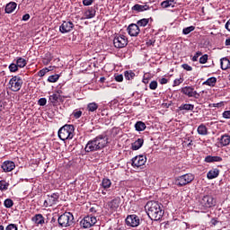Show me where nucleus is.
<instances>
[{"label":"nucleus","mask_w":230,"mask_h":230,"mask_svg":"<svg viewBox=\"0 0 230 230\" xmlns=\"http://www.w3.org/2000/svg\"><path fill=\"white\" fill-rule=\"evenodd\" d=\"M206 62H208V54L199 58V64H206Z\"/></svg>","instance_id":"47"},{"label":"nucleus","mask_w":230,"mask_h":230,"mask_svg":"<svg viewBox=\"0 0 230 230\" xmlns=\"http://www.w3.org/2000/svg\"><path fill=\"white\" fill-rule=\"evenodd\" d=\"M93 0H83V4L84 6H91V4H93Z\"/></svg>","instance_id":"53"},{"label":"nucleus","mask_w":230,"mask_h":230,"mask_svg":"<svg viewBox=\"0 0 230 230\" xmlns=\"http://www.w3.org/2000/svg\"><path fill=\"white\" fill-rule=\"evenodd\" d=\"M173 5V0H165L161 3L162 8H170V6Z\"/></svg>","instance_id":"38"},{"label":"nucleus","mask_w":230,"mask_h":230,"mask_svg":"<svg viewBox=\"0 0 230 230\" xmlns=\"http://www.w3.org/2000/svg\"><path fill=\"white\" fill-rule=\"evenodd\" d=\"M4 205L5 208H10L13 206V200H12L10 199H6L4 202Z\"/></svg>","instance_id":"43"},{"label":"nucleus","mask_w":230,"mask_h":230,"mask_svg":"<svg viewBox=\"0 0 230 230\" xmlns=\"http://www.w3.org/2000/svg\"><path fill=\"white\" fill-rule=\"evenodd\" d=\"M58 78H60V75H49L48 78V82H50L51 84H55V82L58 81Z\"/></svg>","instance_id":"39"},{"label":"nucleus","mask_w":230,"mask_h":230,"mask_svg":"<svg viewBox=\"0 0 230 230\" xmlns=\"http://www.w3.org/2000/svg\"><path fill=\"white\" fill-rule=\"evenodd\" d=\"M9 70H10L11 73H15L19 70V66H17V64L12 63L9 66Z\"/></svg>","instance_id":"42"},{"label":"nucleus","mask_w":230,"mask_h":230,"mask_svg":"<svg viewBox=\"0 0 230 230\" xmlns=\"http://www.w3.org/2000/svg\"><path fill=\"white\" fill-rule=\"evenodd\" d=\"M116 82H121L123 80V75H115Z\"/></svg>","instance_id":"54"},{"label":"nucleus","mask_w":230,"mask_h":230,"mask_svg":"<svg viewBox=\"0 0 230 230\" xmlns=\"http://www.w3.org/2000/svg\"><path fill=\"white\" fill-rule=\"evenodd\" d=\"M132 166L133 168H139L141 166H145L146 163V157L143 155H137L132 158Z\"/></svg>","instance_id":"11"},{"label":"nucleus","mask_w":230,"mask_h":230,"mask_svg":"<svg viewBox=\"0 0 230 230\" xmlns=\"http://www.w3.org/2000/svg\"><path fill=\"white\" fill-rule=\"evenodd\" d=\"M211 224H212V226H217V224H218V220H217V219H212V220H211Z\"/></svg>","instance_id":"59"},{"label":"nucleus","mask_w":230,"mask_h":230,"mask_svg":"<svg viewBox=\"0 0 230 230\" xmlns=\"http://www.w3.org/2000/svg\"><path fill=\"white\" fill-rule=\"evenodd\" d=\"M73 28H75V24L72 22H63L59 27V31L61 33H69V31H73Z\"/></svg>","instance_id":"15"},{"label":"nucleus","mask_w":230,"mask_h":230,"mask_svg":"<svg viewBox=\"0 0 230 230\" xmlns=\"http://www.w3.org/2000/svg\"><path fill=\"white\" fill-rule=\"evenodd\" d=\"M111 186H112V181H111L109 178L102 179V187L103 190H107L109 188H111Z\"/></svg>","instance_id":"29"},{"label":"nucleus","mask_w":230,"mask_h":230,"mask_svg":"<svg viewBox=\"0 0 230 230\" xmlns=\"http://www.w3.org/2000/svg\"><path fill=\"white\" fill-rule=\"evenodd\" d=\"M73 116L74 118H75V119H78L79 118L82 117V111H74Z\"/></svg>","instance_id":"48"},{"label":"nucleus","mask_w":230,"mask_h":230,"mask_svg":"<svg viewBox=\"0 0 230 230\" xmlns=\"http://www.w3.org/2000/svg\"><path fill=\"white\" fill-rule=\"evenodd\" d=\"M222 157L208 155L205 157V163H221Z\"/></svg>","instance_id":"26"},{"label":"nucleus","mask_w":230,"mask_h":230,"mask_svg":"<svg viewBox=\"0 0 230 230\" xmlns=\"http://www.w3.org/2000/svg\"><path fill=\"white\" fill-rule=\"evenodd\" d=\"M0 230H4V226H0Z\"/></svg>","instance_id":"64"},{"label":"nucleus","mask_w":230,"mask_h":230,"mask_svg":"<svg viewBox=\"0 0 230 230\" xmlns=\"http://www.w3.org/2000/svg\"><path fill=\"white\" fill-rule=\"evenodd\" d=\"M195 109V105L193 104H181L179 107L180 111H193Z\"/></svg>","instance_id":"32"},{"label":"nucleus","mask_w":230,"mask_h":230,"mask_svg":"<svg viewBox=\"0 0 230 230\" xmlns=\"http://www.w3.org/2000/svg\"><path fill=\"white\" fill-rule=\"evenodd\" d=\"M225 28L226 30H227V31H230V19L226 23Z\"/></svg>","instance_id":"56"},{"label":"nucleus","mask_w":230,"mask_h":230,"mask_svg":"<svg viewBox=\"0 0 230 230\" xmlns=\"http://www.w3.org/2000/svg\"><path fill=\"white\" fill-rule=\"evenodd\" d=\"M51 60H53V56H51V53H47L45 54L42 62L44 66H48L51 62Z\"/></svg>","instance_id":"31"},{"label":"nucleus","mask_w":230,"mask_h":230,"mask_svg":"<svg viewBox=\"0 0 230 230\" xmlns=\"http://www.w3.org/2000/svg\"><path fill=\"white\" fill-rule=\"evenodd\" d=\"M127 31L128 35H130V37H137L141 30L139 29V26L137 24L131 23L128 25Z\"/></svg>","instance_id":"14"},{"label":"nucleus","mask_w":230,"mask_h":230,"mask_svg":"<svg viewBox=\"0 0 230 230\" xmlns=\"http://www.w3.org/2000/svg\"><path fill=\"white\" fill-rule=\"evenodd\" d=\"M2 169L5 172H12L13 170H15V163L13 161H5L2 164Z\"/></svg>","instance_id":"16"},{"label":"nucleus","mask_w":230,"mask_h":230,"mask_svg":"<svg viewBox=\"0 0 230 230\" xmlns=\"http://www.w3.org/2000/svg\"><path fill=\"white\" fill-rule=\"evenodd\" d=\"M143 143H145V140L143 138H138L132 144V150H139V148L143 146Z\"/></svg>","instance_id":"24"},{"label":"nucleus","mask_w":230,"mask_h":230,"mask_svg":"<svg viewBox=\"0 0 230 230\" xmlns=\"http://www.w3.org/2000/svg\"><path fill=\"white\" fill-rule=\"evenodd\" d=\"M5 230H17V226L13 224H10L6 226Z\"/></svg>","instance_id":"50"},{"label":"nucleus","mask_w":230,"mask_h":230,"mask_svg":"<svg viewBox=\"0 0 230 230\" xmlns=\"http://www.w3.org/2000/svg\"><path fill=\"white\" fill-rule=\"evenodd\" d=\"M135 128L137 132H143L146 128V124L143 121H137L135 124Z\"/></svg>","instance_id":"27"},{"label":"nucleus","mask_w":230,"mask_h":230,"mask_svg":"<svg viewBox=\"0 0 230 230\" xmlns=\"http://www.w3.org/2000/svg\"><path fill=\"white\" fill-rule=\"evenodd\" d=\"M143 83H144V84H148V78H144V79H143Z\"/></svg>","instance_id":"62"},{"label":"nucleus","mask_w":230,"mask_h":230,"mask_svg":"<svg viewBox=\"0 0 230 230\" xmlns=\"http://www.w3.org/2000/svg\"><path fill=\"white\" fill-rule=\"evenodd\" d=\"M15 8H17V4L15 2H10L5 6V13H13Z\"/></svg>","instance_id":"23"},{"label":"nucleus","mask_w":230,"mask_h":230,"mask_svg":"<svg viewBox=\"0 0 230 230\" xmlns=\"http://www.w3.org/2000/svg\"><path fill=\"white\" fill-rule=\"evenodd\" d=\"M73 220H75V217L71 212H65L58 218L59 227H69L73 226Z\"/></svg>","instance_id":"4"},{"label":"nucleus","mask_w":230,"mask_h":230,"mask_svg":"<svg viewBox=\"0 0 230 230\" xmlns=\"http://www.w3.org/2000/svg\"><path fill=\"white\" fill-rule=\"evenodd\" d=\"M124 76H125L126 80H134L136 74L134 72H132V70L125 71Z\"/></svg>","instance_id":"33"},{"label":"nucleus","mask_w":230,"mask_h":230,"mask_svg":"<svg viewBox=\"0 0 230 230\" xmlns=\"http://www.w3.org/2000/svg\"><path fill=\"white\" fill-rule=\"evenodd\" d=\"M31 221L36 224V226H43L45 219L42 214H36L34 217H31Z\"/></svg>","instance_id":"17"},{"label":"nucleus","mask_w":230,"mask_h":230,"mask_svg":"<svg viewBox=\"0 0 230 230\" xmlns=\"http://www.w3.org/2000/svg\"><path fill=\"white\" fill-rule=\"evenodd\" d=\"M182 69H185V71H193V67H191L190 65L188 64H182L181 65Z\"/></svg>","instance_id":"49"},{"label":"nucleus","mask_w":230,"mask_h":230,"mask_svg":"<svg viewBox=\"0 0 230 230\" xmlns=\"http://www.w3.org/2000/svg\"><path fill=\"white\" fill-rule=\"evenodd\" d=\"M195 31V26H190L186 27L182 30L183 35H189V33H191V31Z\"/></svg>","instance_id":"40"},{"label":"nucleus","mask_w":230,"mask_h":230,"mask_svg":"<svg viewBox=\"0 0 230 230\" xmlns=\"http://www.w3.org/2000/svg\"><path fill=\"white\" fill-rule=\"evenodd\" d=\"M51 224H53V223H55V222H57V218H55V217H52V219H51Z\"/></svg>","instance_id":"63"},{"label":"nucleus","mask_w":230,"mask_h":230,"mask_svg":"<svg viewBox=\"0 0 230 230\" xmlns=\"http://www.w3.org/2000/svg\"><path fill=\"white\" fill-rule=\"evenodd\" d=\"M217 84V77H210L203 83V85H208L209 87H215Z\"/></svg>","instance_id":"30"},{"label":"nucleus","mask_w":230,"mask_h":230,"mask_svg":"<svg viewBox=\"0 0 230 230\" xmlns=\"http://www.w3.org/2000/svg\"><path fill=\"white\" fill-rule=\"evenodd\" d=\"M22 21H30V14L29 13H26L22 16Z\"/></svg>","instance_id":"57"},{"label":"nucleus","mask_w":230,"mask_h":230,"mask_svg":"<svg viewBox=\"0 0 230 230\" xmlns=\"http://www.w3.org/2000/svg\"><path fill=\"white\" fill-rule=\"evenodd\" d=\"M220 64H221V69H223V71H226V69H229L230 67V61L227 58H222L220 59Z\"/></svg>","instance_id":"25"},{"label":"nucleus","mask_w":230,"mask_h":230,"mask_svg":"<svg viewBox=\"0 0 230 230\" xmlns=\"http://www.w3.org/2000/svg\"><path fill=\"white\" fill-rule=\"evenodd\" d=\"M98 220L96 219V217L90 215L84 217V219L80 222L82 227L84 229H89L90 227H93Z\"/></svg>","instance_id":"8"},{"label":"nucleus","mask_w":230,"mask_h":230,"mask_svg":"<svg viewBox=\"0 0 230 230\" xmlns=\"http://www.w3.org/2000/svg\"><path fill=\"white\" fill-rule=\"evenodd\" d=\"M58 98H60V94L58 93H53L49 96L51 103H56L57 102H58Z\"/></svg>","instance_id":"41"},{"label":"nucleus","mask_w":230,"mask_h":230,"mask_svg":"<svg viewBox=\"0 0 230 230\" xmlns=\"http://www.w3.org/2000/svg\"><path fill=\"white\" fill-rule=\"evenodd\" d=\"M58 136L61 141H66L67 139H73L75 137V126L71 124H66L59 128Z\"/></svg>","instance_id":"3"},{"label":"nucleus","mask_w":230,"mask_h":230,"mask_svg":"<svg viewBox=\"0 0 230 230\" xmlns=\"http://www.w3.org/2000/svg\"><path fill=\"white\" fill-rule=\"evenodd\" d=\"M87 111H89V112H94V111H98V104L96 102H90L87 105Z\"/></svg>","instance_id":"34"},{"label":"nucleus","mask_w":230,"mask_h":230,"mask_svg":"<svg viewBox=\"0 0 230 230\" xmlns=\"http://www.w3.org/2000/svg\"><path fill=\"white\" fill-rule=\"evenodd\" d=\"M46 73H49V68H43L41 70L39 71L38 75L39 76H44L46 75Z\"/></svg>","instance_id":"45"},{"label":"nucleus","mask_w":230,"mask_h":230,"mask_svg":"<svg viewBox=\"0 0 230 230\" xmlns=\"http://www.w3.org/2000/svg\"><path fill=\"white\" fill-rule=\"evenodd\" d=\"M220 146H227L230 144V136L225 134L219 138Z\"/></svg>","instance_id":"18"},{"label":"nucleus","mask_w":230,"mask_h":230,"mask_svg":"<svg viewBox=\"0 0 230 230\" xmlns=\"http://www.w3.org/2000/svg\"><path fill=\"white\" fill-rule=\"evenodd\" d=\"M9 186H10V183L6 182V181H4V180L0 181V190L1 191H6V190H8Z\"/></svg>","instance_id":"35"},{"label":"nucleus","mask_w":230,"mask_h":230,"mask_svg":"<svg viewBox=\"0 0 230 230\" xmlns=\"http://www.w3.org/2000/svg\"><path fill=\"white\" fill-rule=\"evenodd\" d=\"M96 15V10L91 7L84 14V19H93Z\"/></svg>","instance_id":"21"},{"label":"nucleus","mask_w":230,"mask_h":230,"mask_svg":"<svg viewBox=\"0 0 230 230\" xmlns=\"http://www.w3.org/2000/svg\"><path fill=\"white\" fill-rule=\"evenodd\" d=\"M119 204H121V199L119 198H115L110 202L109 206L111 209H113V211H116V209L119 208Z\"/></svg>","instance_id":"19"},{"label":"nucleus","mask_w":230,"mask_h":230,"mask_svg":"<svg viewBox=\"0 0 230 230\" xmlns=\"http://www.w3.org/2000/svg\"><path fill=\"white\" fill-rule=\"evenodd\" d=\"M114 47L118 49L125 48L128 44V39L125 35L116 34L113 40Z\"/></svg>","instance_id":"7"},{"label":"nucleus","mask_w":230,"mask_h":230,"mask_svg":"<svg viewBox=\"0 0 230 230\" xmlns=\"http://www.w3.org/2000/svg\"><path fill=\"white\" fill-rule=\"evenodd\" d=\"M107 136L99 135L93 139L87 142L84 151L89 152H97V150H102L107 146L108 143Z\"/></svg>","instance_id":"2"},{"label":"nucleus","mask_w":230,"mask_h":230,"mask_svg":"<svg viewBox=\"0 0 230 230\" xmlns=\"http://www.w3.org/2000/svg\"><path fill=\"white\" fill-rule=\"evenodd\" d=\"M226 46H230V39H226L225 42Z\"/></svg>","instance_id":"61"},{"label":"nucleus","mask_w":230,"mask_h":230,"mask_svg":"<svg viewBox=\"0 0 230 230\" xmlns=\"http://www.w3.org/2000/svg\"><path fill=\"white\" fill-rule=\"evenodd\" d=\"M90 213H96V208L94 207H92L90 208Z\"/></svg>","instance_id":"60"},{"label":"nucleus","mask_w":230,"mask_h":230,"mask_svg":"<svg viewBox=\"0 0 230 230\" xmlns=\"http://www.w3.org/2000/svg\"><path fill=\"white\" fill-rule=\"evenodd\" d=\"M145 209L147 217H149L151 220H161V218H163V215H164L163 205L155 200L148 201L145 206Z\"/></svg>","instance_id":"1"},{"label":"nucleus","mask_w":230,"mask_h":230,"mask_svg":"<svg viewBox=\"0 0 230 230\" xmlns=\"http://www.w3.org/2000/svg\"><path fill=\"white\" fill-rule=\"evenodd\" d=\"M26 64V59L22 58H18L16 60V65L18 66V67H25Z\"/></svg>","instance_id":"37"},{"label":"nucleus","mask_w":230,"mask_h":230,"mask_svg":"<svg viewBox=\"0 0 230 230\" xmlns=\"http://www.w3.org/2000/svg\"><path fill=\"white\" fill-rule=\"evenodd\" d=\"M132 10L135 11V12H146V10H150V6L148 5H141V4H135L133 7H132Z\"/></svg>","instance_id":"22"},{"label":"nucleus","mask_w":230,"mask_h":230,"mask_svg":"<svg viewBox=\"0 0 230 230\" xmlns=\"http://www.w3.org/2000/svg\"><path fill=\"white\" fill-rule=\"evenodd\" d=\"M149 22H150V19L144 18V19L137 21V25L138 27L140 26V27L145 28V26H146Z\"/></svg>","instance_id":"36"},{"label":"nucleus","mask_w":230,"mask_h":230,"mask_svg":"<svg viewBox=\"0 0 230 230\" xmlns=\"http://www.w3.org/2000/svg\"><path fill=\"white\" fill-rule=\"evenodd\" d=\"M195 180V176L191 173H186L181 176H178L174 180V183L176 186H179L180 188L182 186H186L187 184H190L193 182Z\"/></svg>","instance_id":"5"},{"label":"nucleus","mask_w":230,"mask_h":230,"mask_svg":"<svg viewBox=\"0 0 230 230\" xmlns=\"http://www.w3.org/2000/svg\"><path fill=\"white\" fill-rule=\"evenodd\" d=\"M220 175V170L218 169H212L207 173V179H217Z\"/></svg>","instance_id":"20"},{"label":"nucleus","mask_w":230,"mask_h":230,"mask_svg":"<svg viewBox=\"0 0 230 230\" xmlns=\"http://www.w3.org/2000/svg\"><path fill=\"white\" fill-rule=\"evenodd\" d=\"M223 118H225V119H230V111H224Z\"/></svg>","instance_id":"52"},{"label":"nucleus","mask_w":230,"mask_h":230,"mask_svg":"<svg viewBox=\"0 0 230 230\" xmlns=\"http://www.w3.org/2000/svg\"><path fill=\"white\" fill-rule=\"evenodd\" d=\"M60 199V194L58 192L52 193L51 195L47 196V199L44 201L45 208H48V206H55L58 202V199Z\"/></svg>","instance_id":"10"},{"label":"nucleus","mask_w":230,"mask_h":230,"mask_svg":"<svg viewBox=\"0 0 230 230\" xmlns=\"http://www.w3.org/2000/svg\"><path fill=\"white\" fill-rule=\"evenodd\" d=\"M149 89H151V91H155V89H157V81H152L149 84Z\"/></svg>","instance_id":"44"},{"label":"nucleus","mask_w":230,"mask_h":230,"mask_svg":"<svg viewBox=\"0 0 230 230\" xmlns=\"http://www.w3.org/2000/svg\"><path fill=\"white\" fill-rule=\"evenodd\" d=\"M159 82L162 85H164V84H168V79L163 77V78L159 79Z\"/></svg>","instance_id":"55"},{"label":"nucleus","mask_w":230,"mask_h":230,"mask_svg":"<svg viewBox=\"0 0 230 230\" xmlns=\"http://www.w3.org/2000/svg\"><path fill=\"white\" fill-rule=\"evenodd\" d=\"M46 103H48V100H46V98H40L38 101V105H40V107H44V105H46Z\"/></svg>","instance_id":"46"},{"label":"nucleus","mask_w":230,"mask_h":230,"mask_svg":"<svg viewBox=\"0 0 230 230\" xmlns=\"http://www.w3.org/2000/svg\"><path fill=\"white\" fill-rule=\"evenodd\" d=\"M198 134H199V136H208V128L206 125L200 124L198 127Z\"/></svg>","instance_id":"28"},{"label":"nucleus","mask_w":230,"mask_h":230,"mask_svg":"<svg viewBox=\"0 0 230 230\" xmlns=\"http://www.w3.org/2000/svg\"><path fill=\"white\" fill-rule=\"evenodd\" d=\"M181 84H182V78L175 79L173 81V87H177V85H181Z\"/></svg>","instance_id":"51"},{"label":"nucleus","mask_w":230,"mask_h":230,"mask_svg":"<svg viewBox=\"0 0 230 230\" xmlns=\"http://www.w3.org/2000/svg\"><path fill=\"white\" fill-rule=\"evenodd\" d=\"M181 93L189 98H196V100L200 98V93H197V91H195V89L191 86H185L181 88Z\"/></svg>","instance_id":"9"},{"label":"nucleus","mask_w":230,"mask_h":230,"mask_svg":"<svg viewBox=\"0 0 230 230\" xmlns=\"http://www.w3.org/2000/svg\"><path fill=\"white\" fill-rule=\"evenodd\" d=\"M199 60V55H195L192 57V62H197Z\"/></svg>","instance_id":"58"},{"label":"nucleus","mask_w":230,"mask_h":230,"mask_svg":"<svg viewBox=\"0 0 230 230\" xmlns=\"http://www.w3.org/2000/svg\"><path fill=\"white\" fill-rule=\"evenodd\" d=\"M217 202L215 201V198L213 196H204L200 200V205L203 208H213Z\"/></svg>","instance_id":"12"},{"label":"nucleus","mask_w":230,"mask_h":230,"mask_svg":"<svg viewBox=\"0 0 230 230\" xmlns=\"http://www.w3.org/2000/svg\"><path fill=\"white\" fill-rule=\"evenodd\" d=\"M139 217L137 215H129L126 218V224L127 226H129V227H137L139 226Z\"/></svg>","instance_id":"13"},{"label":"nucleus","mask_w":230,"mask_h":230,"mask_svg":"<svg viewBox=\"0 0 230 230\" xmlns=\"http://www.w3.org/2000/svg\"><path fill=\"white\" fill-rule=\"evenodd\" d=\"M22 84H23L22 78H21V76H18V75L13 76L9 81V85H11L10 89L13 93H17L21 91V87H22Z\"/></svg>","instance_id":"6"}]
</instances>
